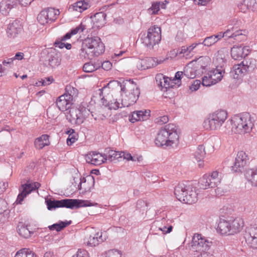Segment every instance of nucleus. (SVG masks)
Here are the masks:
<instances>
[{
	"mask_svg": "<svg viewBox=\"0 0 257 257\" xmlns=\"http://www.w3.org/2000/svg\"><path fill=\"white\" fill-rule=\"evenodd\" d=\"M201 44H203L205 46L210 47L216 43V40L214 39L213 36H210L206 37L202 42H200Z\"/></svg>",
	"mask_w": 257,
	"mask_h": 257,
	"instance_id": "47",
	"label": "nucleus"
},
{
	"mask_svg": "<svg viewBox=\"0 0 257 257\" xmlns=\"http://www.w3.org/2000/svg\"><path fill=\"white\" fill-rule=\"evenodd\" d=\"M53 80V79L52 77H47L45 79H42L41 80L39 81V83H41L42 85L45 86L51 83Z\"/></svg>",
	"mask_w": 257,
	"mask_h": 257,
	"instance_id": "62",
	"label": "nucleus"
},
{
	"mask_svg": "<svg viewBox=\"0 0 257 257\" xmlns=\"http://www.w3.org/2000/svg\"><path fill=\"white\" fill-rule=\"evenodd\" d=\"M230 227V224L229 221L220 219L218 224L217 231L221 234L230 235L231 233Z\"/></svg>",
	"mask_w": 257,
	"mask_h": 257,
	"instance_id": "24",
	"label": "nucleus"
},
{
	"mask_svg": "<svg viewBox=\"0 0 257 257\" xmlns=\"http://www.w3.org/2000/svg\"><path fill=\"white\" fill-rule=\"evenodd\" d=\"M21 30V25L19 21L15 20L9 24L7 33L9 37L13 38L16 37Z\"/></svg>",
	"mask_w": 257,
	"mask_h": 257,
	"instance_id": "18",
	"label": "nucleus"
},
{
	"mask_svg": "<svg viewBox=\"0 0 257 257\" xmlns=\"http://www.w3.org/2000/svg\"><path fill=\"white\" fill-rule=\"evenodd\" d=\"M105 257H121V254L119 251L115 249L108 250Z\"/></svg>",
	"mask_w": 257,
	"mask_h": 257,
	"instance_id": "50",
	"label": "nucleus"
},
{
	"mask_svg": "<svg viewBox=\"0 0 257 257\" xmlns=\"http://www.w3.org/2000/svg\"><path fill=\"white\" fill-rule=\"evenodd\" d=\"M90 7V4L88 2L85 1H80L73 5H71L70 7V9H72L73 11H76L80 13H82L84 11L87 10Z\"/></svg>",
	"mask_w": 257,
	"mask_h": 257,
	"instance_id": "28",
	"label": "nucleus"
},
{
	"mask_svg": "<svg viewBox=\"0 0 257 257\" xmlns=\"http://www.w3.org/2000/svg\"><path fill=\"white\" fill-rule=\"evenodd\" d=\"M77 134L76 133L74 134H69L67 139V143L68 146L72 145L77 140Z\"/></svg>",
	"mask_w": 257,
	"mask_h": 257,
	"instance_id": "52",
	"label": "nucleus"
},
{
	"mask_svg": "<svg viewBox=\"0 0 257 257\" xmlns=\"http://www.w3.org/2000/svg\"><path fill=\"white\" fill-rule=\"evenodd\" d=\"M66 94L68 99L71 101L76 97L78 95V90L76 88L71 87V86H67L65 88Z\"/></svg>",
	"mask_w": 257,
	"mask_h": 257,
	"instance_id": "43",
	"label": "nucleus"
},
{
	"mask_svg": "<svg viewBox=\"0 0 257 257\" xmlns=\"http://www.w3.org/2000/svg\"><path fill=\"white\" fill-rule=\"evenodd\" d=\"M103 89H104V88L99 89L98 90V91L99 92V94L100 97L101 98L102 104L105 106H108V104H109L108 100H107V98H105L104 97V96H103V91H103Z\"/></svg>",
	"mask_w": 257,
	"mask_h": 257,
	"instance_id": "53",
	"label": "nucleus"
},
{
	"mask_svg": "<svg viewBox=\"0 0 257 257\" xmlns=\"http://www.w3.org/2000/svg\"><path fill=\"white\" fill-rule=\"evenodd\" d=\"M256 68V61L253 58H245L240 63L235 64L230 72V75L234 79L249 74L253 72Z\"/></svg>",
	"mask_w": 257,
	"mask_h": 257,
	"instance_id": "5",
	"label": "nucleus"
},
{
	"mask_svg": "<svg viewBox=\"0 0 257 257\" xmlns=\"http://www.w3.org/2000/svg\"><path fill=\"white\" fill-rule=\"evenodd\" d=\"M105 47L100 38L93 37L87 38L82 44L79 56L82 59H92L104 53Z\"/></svg>",
	"mask_w": 257,
	"mask_h": 257,
	"instance_id": "1",
	"label": "nucleus"
},
{
	"mask_svg": "<svg viewBox=\"0 0 257 257\" xmlns=\"http://www.w3.org/2000/svg\"><path fill=\"white\" fill-rule=\"evenodd\" d=\"M16 7L17 3L13 0H3L0 2V12L2 15L7 16Z\"/></svg>",
	"mask_w": 257,
	"mask_h": 257,
	"instance_id": "20",
	"label": "nucleus"
},
{
	"mask_svg": "<svg viewBox=\"0 0 257 257\" xmlns=\"http://www.w3.org/2000/svg\"><path fill=\"white\" fill-rule=\"evenodd\" d=\"M112 64L109 61H104L103 63H101V67L105 70L108 71L110 70L112 68Z\"/></svg>",
	"mask_w": 257,
	"mask_h": 257,
	"instance_id": "58",
	"label": "nucleus"
},
{
	"mask_svg": "<svg viewBox=\"0 0 257 257\" xmlns=\"http://www.w3.org/2000/svg\"><path fill=\"white\" fill-rule=\"evenodd\" d=\"M150 114V111L145 110H138L134 111L132 115L129 116V120L132 123H134L138 121H144L149 118Z\"/></svg>",
	"mask_w": 257,
	"mask_h": 257,
	"instance_id": "17",
	"label": "nucleus"
},
{
	"mask_svg": "<svg viewBox=\"0 0 257 257\" xmlns=\"http://www.w3.org/2000/svg\"><path fill=\"white\" fill-rule=\"evenodd\" d=\"M45 202L49 210H52L57 208H60V200L46 199Z\"/></svg>",
	"mask_w": 257,
	"mask_h": 257,
	"instance_id": "41",
	"label": "nucleus"
},
{
	"mask_svg": "<svg viewBox=\"0 0 257 257\" xmlns=\"http://www.w3.org/2000/svg\"><path fill=\"white\" fill-rule=\"evenodd\" d=\"M206 153L203 145H199L194 154V157L197 162H200L204 159Z\"/></svg>",
	"mask_w": 257,
	"mask_h": 257,
	"instance_id": "36",
	"label": "nucleus"
},
{
	"mask_svg": "<svg viewBox=\"0 0 257 257\" xmlns=\"http://www.w3.org/2000/svg\"><path fill=\"white\" fill-rule=\"evenodd\" d=\"M161 62V61H158L156 58H147L146 59L140 60L137 64V67L141 70L148 69L156 66Z\"/></svg>",
	"mask_w": 257,
	"mask_h": 257,
	"instance_id": "15",
	"label": "nucleus"
},
{
	"mask_svg": "<svg viewBox=\"0 0 257 257\" xmlns=\"http://www.w3.org/2000/svg\"><path fill=\"white\" fill-rule=\"evenodd\" d=\"M34 144L36 148L38 149H42L45 146H47L46 143H45L44 142L38 139H36Z\"/></svg>",
	"mask_w": 257,
	"mask_h": 257,
	"instance_id": "55",
	"label": "nucleus"
},
{
	"mask_svg": "<svg viewBox=\"0 0 257 257\" xmlns=\"http://www.w3.org/2000/svg\"><path fill=\"white\" fill-rule=\"evenodd\" d=\"M201 81L199 80H195L194 81L192 84L190 86V89L192 91H196L198 90L200 86Z\"/></svg>",
	"mask_w": 257,
	"mask_h": 257,
	"instance_id": "56",
	"label": "nucleus"
},
{
	"mask_svg": "<svg viewBox=\"0 0 257 257\" xmlns=\"http://www.w3.org/2000/svg\"><path fill=\"white\" fill-rule=\"evenodd\" d=\"M56 102L58 108L62 111H67L71 108V100L68 99L66 94L59 96Z\"/></svg>",
	"mask_w": 257,
	"mask_h": 257,
	"instance_id": "19",
	"label": "nucleus"
},
{
	"mask_svg": "<svg viewBox=\"0 0 257 257\" xmlns=\"http://www.w3.org/2000/svg\"><path fill=\"white\" fill-rule=\"evenodd\" d=\"M232 130L236 134L249 132L253 126V119L249 113L235 115L231 119Z\"/></svg>",
	"mask_w": 257,
	"mask_h": 257,
	"instance_id": "4",
	"label": "nucleus"
},
{
	"mask_svg": "<svg viewBox=\"0 0 257 257\" xmlns=\"http://www.w3.org/2000/svg\"><path fill=\"white\" fill-rule=\"evenodd\" d=\"M244 237L247 243L255 245L257 243V227L249 229L244 234Z\"/></svg>",
	"mask_w": 257,
	"mask_h": 257,
	"instance_id": "23",
	"label": "nucleus"
},
{
	"mask_svg": "<svg viewBox=\"0 0 257 257\" xmlns=\"http://www.w3.org/2000/svg\"><path fill=\"white\" fill-rule=\"evenodd\" d=\"M222 71L218 69L210 71L206 76L212 81V85L216 84L220 81L222 76L221 75Z\"/></svg>",
	"mask_w": 257,
	"mask_h": 257,
	"instance_id": "29",
	"label": "nucleus"
},
{
	"mask_svg": "<svg viewBox=\"0 0 257 257\" xmlns=\"http://www.w3.org/2000/svg\"><path fill=\"white\" fill-rule=\"evenodd\" d=\"M97 69L93 64L90 63H86L83 67V70L84 72L87 73L92 72Z\"/></svg>",
	"mask_w": 257,
	"mask_h": 257,
	"instance_id": "49",
	"label": "nucleus"
},
{
	"mask_svg": "<svg viewBox=\"0 0 257 257\" xmlns=\"http://www.w3.org/2000/svg\"><path fill=\"white\" fill-rule=\"evenodd\" d=\"M38 22L42 25L50 23V21L48 19V15H46V11L42 10L37 16Z\"/></svg>",
	"mask_w": 257,
	"mask_h": 257,
	"instance_id": "44",
	"label": "nucleus"
},
{
	"mask_svg": "<svg viewBox=\"0 0 257 257\" xmlns=\"http://www.w3.org/2000/svg\"><path fill=\"white\" fill-rule=\"evenodd\" d=\"M227 32H224L223 33L219 32L217 35H213L212 36H213L214 39L216 40V42H217L221 38H224V36H226L227 35Z\"/></svg>",
	"mask_w": 257,
	"mask_h": 257,
	"instance_id": "60",
	"label": "nucleus"
},
{
	"mask_svg": "<svg viewBox=\"0 0 257 257\" xmlns=\"http://www.w3.org/2000/svg\"><path fill=\"white\" fill-rule=\"evenodd\" d=\"M104 151L106 160H108L110 162L122 157L121 152H116L109 148L105 149Z\"/></svg>",
	"mask_w": 257,
	"mask_h": 257,
	"instance_id": "32",
	"label": "nucleus"
},
{
	"mask_svg": "<svg viewBox=\"0 0 257 257\" xmlns=\"http://www.w3.org/2000/svg\"><path fill=\"white\" fill-rule=\"evenodd\" d=\"M40 186V184L37 182L22 184L21 185L22 189H19L20 192L17 197L16 203L17 204H21L27 195L33 191L38 189Z\"/></svg>",
	"mask_w": 257,
	"mask_h": 257,
	"instance_id": "11",
	"label": "nucleus"
},
{
	"mask_svg": "<svg viewBox=\"0 0 257 257\" xmlns=\"http://www.w3.org/2000/svg\"><path fill=\"white\" fill-rule=\"evenodd\" d=\"M248 160L247 155L243 151H239L237 154L233 166L231 167V170L234 172H240L245 166Z\"/></svg>",
	"mask_w": 257,
	"mask_h": 257,
	"instance_id": "13",
	"label": "nucleus"
},
{
	"mask_svg": "<svg viewBox=\"0 0 257 257\" xmlns=\"http://www.w3.org/2000/svg\"><path fill=\"white\" fill-rule=\"evenodd\" d=\"M161 2L154 3L152 5V7L149 9L148 11L151 15H156L159 11L160 9Z\"/></svg>",
	"mask_w": 257,
	"mask_h": 257,
	"instance_id": "48",
	"label": "nucleus"
},
{
	"mask_svg": "<svg viewBox=\"0 0 257 257\" xmlns=\"http://www.w3.org/2000/svg\"><path fill=\"white\" fill-rule=\"evenodd\" d=\"M17 231L20 235L26 238L30 237L31 233H33L29 230L27 226H25L22 224L18 225Z\"/></svg>",
	"mask_w": 257,
	"mask_h": 257,
	"instance_id": "38",
	"label": "nucleus"
},
{
	"mask_svg": "<svg viewBox=\"0 0 257 257\" xmlns=\"http://www.w3.org/2000/svg\"><path fill=\"white\" fill-rule=\"evenodd\" d=\"M244 176L252 186H257V167L255 169L246 170L244 173Z\"/></svg>",
	"mask_w": 257,
	"mask_h": 257,
	"instance_id": "25",
	"label": "nucleus"
},
{
	"mask_svg": "<svg viewBox=\"0 0 257 257\" xmlns=\"http://www.w3.org/2000/svg\"><path fill=\"white\" fill-rule=\"evenodd\" d=\"M244 47L241 46H234L231 49V55L232 58L234 60H237L245 57L247 54L244 55L243 50Z\"/></svg>",
	"mask_w": 257,
	"mask_h": 257,
	"instance_id": "30",
	"label": "nucleus"
},
{
	"mask_svg": "<svg viewBox=\"0 0 257 257\" xmlns=\"http://www.w3.org/2000/svg\"><path fill=\"white\" fill-rule=\"evenodd\" d=\"M155 142L158 147L177 146L179 143V135L176 126L169 123L161 128L158 133Z\"/></svg>",
	"mask_w": 257,
	"mask_h": 257,
	"instance_id": "2",
	"label": "nucleus"
},
{
	"mask_svg": "<svg viewBox=\"0 0 257 257\" xmlns=\"http://www.w3.org/2000/svg\"><path fill=\"white\" fill-rule=\"evenodd\" d=\"M161 40V28L156 26L150 27L147 32V36L142 37V43L147 48L153 49L154 46L158 44Z\"/></svg>",
	"mask_w": 257,
	"mask_h": 257,
	"instance_id": "8",
	"label": "nucleus"
},
{
	"mask_svg": "<svg viewBox=\"0 0 257 257\" xmlns=\"http://www.w3.org/2000/svg\"><path fill=\"white\" fill-rule=\"evenodd\" d=\"M60 200V208L65 207L71 209H78L80 207L96 206L97 203H93L90 200H84L76 199H64Z\"/></svg>",
	"mask_w": 257,
	"mask_h": 257,
	"instance_id": "10",
	"label": "nucleus"
},
{
	"mask_svg": "<svg viewBox=\"0 0 257 257\" xmlns=\"http://www.w3.org/2000/svg\"><path fill=\"white\" fill-rule=\"evenodd\" d=\"M45 61L48 62V65L51 68H55L60 64L59 56L54 50H51L47 52Z\"/></svg>",
	"mask_w": 257,
	"mask_h": 257,
	"instance_id": "16",
	"label": "nucleus"
},
{
	"mask_svg": "<svg viewBox=\"0 0 257 257\" xmlns=\"http://www.w3.org/2000/svg\"><path fill=\"white\" fill-rule=\"evenodd\" d=\"M136 94H133L129 93L128 95L126 96V98H123L121 100V104L124 107H128L134 104L138 100L139 94L140 90L136 87Z\"/></svg>",
	"mask_w": 257,
	"mask_h": 257,
	"instance_id": "22",
	"label": "nucleus"
},
{
	"mask_svg": "<svg viewBox=\"0 0 257 257\" xmlns=\"http://www.w3.org/2000/svg\"><path fill=\"white\" fill-rule=\"evenodd\" d=\"M13 61L14 60L12 58H8L7 60H4L3 61V65H4V67L5 66L8 67H12L13 65Z\"/></svg>",
	"mask_w": 257,
	"mask_h": 257,
	"instance_id": "61",
	"label": "nucleus"
},
{
	"mask_svg": "<svg viewBox=\"0 0 257 257\" xmlns=\"http://www.w3.org/2000/svg\"><path fill=\"white\" fill-rule=\"evenodd\" d=\"M15 257H36V255L30 249L24 248L19 250L16 253Z\"/></svg>",
	"mask_w": 257,
	"mask_h": 257,
	"instance_id": "40",
	"label": "nucleus"
},
{
	"mask_svg": "<svg viewBox=\"0 0 257 257\" xmlns=\"http://www.w3.org/2000/svg\"><path fill=\"white\" fill-rule=\"evenodd\" d=\"M211 180L209 178V175H204L199 181V186L201 189H206L211 188L210 182Z\"/></svg>",
	"mask_w": 257,
	"mask_h": 257,
	"instance_id": "42",
	"label": "nucleus"
},
{
	"mask_svg": "<svg viewBox=\"0 0 257 257\" xmlns=\"http://www.w3.org/2000/svg\"><path fill=\"white\" fill-rule=\"evenodd\" d=\"M174 194L178 200L186 204L194 203L198 199L196 189L183 183H179L175 187Z\"/></svg>",
	"mask_w": 257,
	"mask_h": 257,
	"instance_id": "3",
	"label": "nucleus"
},
{
	"mask_svg": "<svg viewBox=\"0 0 257 257\" xmlns=\"http://www.w3.org/2000/svg\"><path fill=\"white\" fill-rule=\"evenodd\" d=\"M108 105L110 109H114L116 110L118 108L123 107V106H122L121 103H120L117 100V99H113L112 100H108Z\"/></svg>",
	"mask_w": 257,
	"mask_h": 257,
	"instance_id": "46",
	"label": "nucleus"
},
{
	"mask_svg": "<svg viewBox=\"0 0 257 257\" xmlns=\"http://www.w3.org/2000/svg\"><path fill=\"white\" fill-rule=\"evenodd\" d=\"M156 80L158 85L161 87L162 90L164 88L166 91H167L168 89L173 87V85L170 84L168 78L166 77L162 74L157 75Z\"/></svg>",
	"mask_w": 257,
	"mask_h": 257,
	"instance_id": "27",
	"label": "nucleus"
},
{
	"mask_svg": "<svg viewBox=\"0 0 257 257\" xmlns=\"http://www.w3.org/2000/svg\"><path fill=\"white\" fill-rule=\"evenodd\" d=\"M7 207V203L6 201L0 198V214L6 211Z\"/></svg>",
	"mask_w": 257,
	"mask_h": 257,
	"instance_id": "57",
	"label": "nucleus"
},
{
	"mask_svg": "<svg viewBox=\"0 0 257 257\" xmlns=\"http://www.w3.org/2000/svg\"><path fill=\"white\" fill-rule=\"evenodd\" d=\"M209 178L211 180L210 185L211 188L217 187L221 182V175L217 171H213L211 175H209Z\"/></svg>",
	"mask_w": 257,
	"mask_h": 257,
	"instance_id": "33",
	"label": "nucleus"
},
{
	"mask_svg": "<svg viewBox=\"0 0 257 257\" xmlns=\"http://www.w3.org/2000/svg\"><path fill=\"white\" fill-rule=\"evenodd\" d=\"M156 119L158 120L157 121V122L159 123L160 125L166 123L169 121L168 116L167 115L160 116L159 118H157Z\"/></svg>",
	"mask_w": 257,
	"mask_h": 257,
	"instance_id": "59",
	"label": "nucleus"
},
{
	"mask_svg": "<svg viewBox=\"0 0 257 257\" xmlns=\"http://www.w3.org/2000/svg\"><path fill=\"white\" fill-rule=\"evenodd\" d=\"M241 24L240 21H236V23L234 24L231 29H227L225 32H227V35L224 36L227 38H233L238 41H242L246 39V30H236L238 25Z\"/></svg>",
	"mask_w": 257,
	"mask_h": 257,
	"instance_id": "12",
	"label": "nucleus"
},
{
	"mask_svg": "<svg viewBox=\"0 0 257 257\" xmlns=\"http://www.w3.org/2000/svg\"><path fill=\"white\" fill-rule=\"evenodd\" d=\"M202 84L205 86H210L212 85V81H211V80L208 78L207 76H203Z\"/></svg>",
	"mask_w": 257,
	"mask_h": 257,
	"instance_id": "63",
	"label": "nucleus"
},
{
	"mask_svg": "<svg viewBox=\"0 0 257 257\" xmlns=\"http://www.w3.org/2000/svg\"><path fill=\"white\" fill-rule=\"evenodd\" d=\"M71 223V221H60L58 223H54L51 225L49 226V228L50 230H56L60 231L65 227H67Z\"/></svg>",
	"mask_w": 257,
	"mask_h": 257,
	"instance_id": "34",
	"label": "nucleus"
},
{
	"mask_svg": "<svg viewBox=\"0 0 257 257\" xmlns=\"http://www.w3.org/2000/svg\"><path fill=\"white\" fill-rule=\"evenodd\" d=\"M184 75L188 78L193 79L196 77V66H187L184 69Z\"/></svg>",
	"mask_w": 257,
	"mask_h": 257,
	"instance_id": "39",
	"label": "nucleus"
},
{
	"mask_svg": "<svg viewBox=\"0 0 257 257\" xmlns=\"http://www.w3.org/2000/svg\"><path fill=\"white\" fill-rule=\"evenodd\" d=\"M133 85L134 82L131 80H124L122 83L117 80H113L110 81L107 84L109 88H111L112 86H116L118 88H120L121 91L124 92H126V87L131 88H132V86Z\"/></svg>",
	"mask_w": 257,
	"mask_h": 257,
	"instance_id": "21",
	"label": "nucleus"
},
{
	"mask_svg": "<svg viewBox=\"0 0 257 257\" xmlns=\"http://www.w3.org/2000/svg\"><path fill=\"white\" fill-rule=\"evenodd\" d=\"M105 153L91 152L86 155L85 159L87 163L97 166L105 163L107 161Z\"/></svg>",
	"mask_w": 257,
	"mask_h": 257,
	"instance_id": "14",
	"label": "nucleus"
},
{
	"mask_svg": "<svg viewBox=\"0 0 257 257\" xmlns=\"http://www.w3.org/2000/svg\"><path fill=\"white\" fill-rule=\"evenodd\" d=\"M227 117V113L225 110H217L210 114L204 120L203 125L206 130H215L219 128L224 123Z\"/></svg>",
	"mask_w": 257,
	"mask_h": 257,
	"instance_id": "7",
	"label": "nucleus"
},
{
	"mask_svg": "<svg viewBox=\"0 0 257 257\" xmlns=\"http://www.w3.org/2000/svg\"><path fill=\"white\" fill-rule=\"evenodd\" d=\"M244 5L247 6L248 10L257 12V0H244Z\"/></svg>",
	"mask_w": 257,
	"mask_h": 257,
	"instance_id": "45",
	"label": "nucleus"
},
{
	"mask_svg": "<svg viewBox=\"0 0 257 257\" xmlns=\"http://www.w3.org/2000/svg\"><path fill=\"white\" fill-rule=\"evenodd\" d=\"M229 221L230 224V229L231 234L239 232L243 226V221L239 218H236Z\"/></svg>",
	"mask_w": 257,
	"mask_h": 257,
	"instance_id": "26",
	"label": "nucleus"
},
{
	"mask_svg": "<svg viewBox=\"0 0 257 257\" xmlns=\"http://www.w3.org/2000/svg\"><path fill=\"white\" fill-rule=\"evenodd\" d=\"M72 257H89V254L86 250L79 249Z\"/></svg>",
	"mask_w": 257,
	"mask_h": 257,
	"instance_id": "51",
	"label": "nucleus"
},
{
	"mask_svg": "<svg viewBox=\"0 0 257 257\" xmlns=\"http://www.w3.org/2000/svg\"><path fill=\"white\" fill-rule=\"evenodd\" d=\"M90 114L94 116L89 109L80 106L79 108L71 107L66 112V119L72 124L80 125Z\"/></svg>",
	"mask_w": 257,
	"mask_h": 257,
	"instance_id": "6",
	"label": "nucleus"
},
{
	"mask_svg": "<svg viewBox=\"0 0 257 257\" xmlns=\"http://www.w3.org/2000/svg\"><path fill=\"white\" fill-rule=\"evenodd\" d=\"M194 257H214V255L210 253V252H208L207 251H206V250L201 251V252L197 255L196 256Z\"/></svg>",
	"mask_w": 257,
	"mask_h": 257,
	"instance_id": "64",
	"label": "nucleus"
},
{
	"mask_svg": "<svg viewBox=\"0 0 257 257\" xmlns=\"http://www.w3.org/2000/svg\"><path fill=\"white\" fill-rule=\"evenodd\" d=\"M106 14L102 12L96 13L94 15L93 22L97 27H100L105 23Z\"/></svg>",
	"mask_w": 257,
	"mask_h": 257,
	"instance_id": "35",
	"label": "nucleus"
},
{
	"mask_svg": "<svg viewBox=\"0 0 257 257\" xmlns=\"http://www.w3.org/2000/svg\"><path fill=\"white\" fill-rule=\"evenodd\" d=\"M103 241V239L102 238V233H99L97 232L93 236L90 235L87 243L88 245L91 246H95Z\"/></svg>",
	"mask_w": 257,
	"mask_h": 257,
	"instance_id": "31",
	"label": "nucleus"
},
{
	"mask_svg": "<svg viewBox=\"0 0 257 257\" xmlns=\"http://www.w3.org/2000/svg\"><path fill=\"white\" fill-rule=\"evenodd\" d=\"M44 10L46 11V15H48V19L50 21V23L54 22L57 19V16L60 14L58 10L52 8L46 9Z\"/></svg>",
	"mask_w": 257,
	"mask_h": 257,
	"instance_id": "37",
	"label": "nucleus"
},
{
	"mask_svg": "<svg viewBox=\"0 0 257 257\" xmlns=\"http://www.w3.org/2000/svg\"><path fill=\"white\" fill-rule=\"evenodd\" d=\"M212 244V241L207 239L202 234L195 233L192 237L189 248L194 251H202L208 250Z\"/></svg>",
	"mask_w": 257,
	"mask_h": 257,
	"instance_id": "9",
	"label": "nucleus"
},
{
	"mask_svg": "<svg viewBox=\"0 0 257 257\" xmlns=\"http://www.w3.org/2000/svg\"><path fill=\"white\" fill-rule=\"evenodd\" d=\"M85 29V26L83 25L82 24H81L79 26L76 27L75 28L72 29L70 32L72 36V35L76 34L80 31L81 32H83Z\"/></svg>",
	"mask_w": 257,
	"mask_h": 257,
	"instance_id": "54",
	"label": "nucleus"
}]
</instances>
